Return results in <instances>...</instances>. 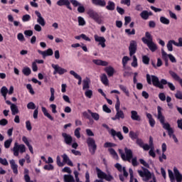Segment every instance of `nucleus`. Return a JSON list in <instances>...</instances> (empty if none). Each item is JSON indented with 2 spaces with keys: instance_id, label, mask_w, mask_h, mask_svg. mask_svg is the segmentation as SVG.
I'll return each mask as SVG.
<instances>
[{
  "instance_id": "f257e3e1",
  "label": "nucleus",
  "mask_w": 182,
  "mask_h": 182,
  "mask_svg": "<svg viewBox=\"0 0 182 182\" xmlns=\"http://www.w3.org/2000/svg\"><path fill=\"white\" fill-rule=\"evenodd\" d=\"M146 82L148 85H153L155 87H159V89H164L165 85H168L169 89L171 90H176V86L171 82H167L166 79H161V80L159 79V77L156 75H150L149 74H146Z\"/></svg>"
},
{
  "instance_id": "f03ea898",
  "label": "nucleus",
  "mask_w": 182,
  "mask_h": 182,
  "mask_svg": "<svg viewBox=\"0 0 182 182\" xmlns=\"http://www.w3.org/2000/svg\"><path fill=\"white\" fill-rule=\"evenodd\" d=\"M157 110H158V116L157 119L159 120L161 124L162 125L163 129L165 130H167L168 134L169 137H173L174 136V129L171 128V126L168 122H166V117L164 116L163 113L161 112V110H163V108L161 107L158 106L157 107Z\"/></svg>"
},
{
  "instance_id": "7ed1b4c3",
  "label": "nucleus",
  "mask_w": 182,
  "mask_h": 182,
  "mask_svg": "<svg viewBox=\"0 0 182 182\" xmlns=\"http://www.w3.org/2000/svg\"><path fill=\"white\" fill-rule=\"evenodd\" d=\"M124 153H120L122 159L124 161H129V163L132 162L134 167H137V166H139V162L137 161V157L133 158V151L127 147H125Z\"/></svg>"
},
{
  "instance_id": "20e7f679",
  "label": "nucleus",
  "mask_w": 182,
  "mask_h": 182,
  "mask_svg": "<svg viewBox=\"0 0 182 182\" xmlns=\"http://www.w3.org/2000/svg\"><path fill=\"white\" fill-rule=\"evenodd\" d=\"M70 4H72V5H73V6H75V8H76V6H79V5H80V3H79V1H77V0H58L57 1V5H58V6H66L68 8V9H69L70 11H72V6H70Z\"/></svg>"
},
{
  "instance_id": "39448f33",
  "label": "nucleus",
  "mask_w": 182,
  "mask_h": 182,
  "mask_svg": "<svg viewBox=\"0 0 182 182\" xmlns=\"http://www.w3.org/2000/svg\"><path fill=\"white\" fill-rule=\"evenodd\" d=\"M87 144L88 146V150L92 154V156H94L96 153V150H97V145L96 144V141L92 137H88L87 139Z\"/></svg>"
},
{
  "instance_id": "423d86ee",
  "label": "nucleus",
  "mask_w": 182,
  "mask_h": 182,
  "mask_svg": "<svg viewBox=\"0 0 182 182\" xmlns=\"http://www.w3.org/2000/svg\"><path fill=\"white\" fill-rule=\"evenodd\" d=\"M97 171V176L100 180H106V181H113L114 180V177L110 174H107L102 171L100 170L99 168H96Z\"/></svg>"
},
{
  "instance_id": "0eeeda50",
  "label": "nucleus",
  "mask_w": 182,
  "mask_h": 182,
  "mask_svg": "<svg viewBox=\"0 0 182 182\" xmlns=\"http://www.w3.org/2000/svg\"><path fill=\"white\" fill-rule=\"evenodd\" d=\"M114 167H116L119 173H122V171H123V174L121 173L119 175V178L120 181H124V177L125 178H127V177H129V173L127 172V171H126V167L122 166V165L119 163H117L114 165Z\"/></svg>"
},
{
  "instance_id": "6e6552de",
  "label": "nucleus",
  "mask_w": 182,
  "mask_h": 182,
  "mask_svg": "<svg viewBox=\"0 0 182 182\" xmlns=\"http://www.w3.org/2000/svg\"><path fill=\"white\" fill-rule=\"evenodd\" d=\"M87 14L88 16H90L91 19H93L95 22L98 23V25H100L102 23V17L100 16V15H99L98 12H96L93 9H90L87 11Z\"/></svg>"
},
{
  "instance_id": "1a4fd4ad",
  "label": "nucleus",
  "mask_w": 182,
  "mask_h": 182,
  "mask_svg": "<svg viewBox=\"0 0 182 182\" xmlns=\"http://www.w3.org/2000/svg\"><path fill=\"white\" fill-rule=\"evenodd\" d=\"M138 174L140 176V177H145L144 181H149L150 178H151V173L149 169L142 167V171L139 170Z\"/></svg>"
},
{
  "instance_id": "9d476101",
  "label": "nucleus",
  "mask_w": 182,
  "mask_h": 182,
  "mask_svg": "<svg viewBox=\"0 0 182 182\" xmlns=\"http://www.w3.org/2000/svg\"><path fill=\"white\" fill-rule=\"evenodd\" d=\"M53 69H54V71L53 73V75H57V73L60 75H65L66 72H68V70L65 68H62V67L59 66V65L52 64L51 65Z\"/></svg>"
},
{
  "instance_id": "9b49d317",
  "label": "nucleus",
  "mask_w": 182,
  "mask_h": 182,
  "mask_svg": "<svg viewBox=\"0 0 182 182\" xmlns=\"http://www.w3.org/2000/svg\"><path fill=\"white\" fill-rule=\"evenodd\" d=\"M129 56H133L137 52V42L134 40L130 41L129 46Z\"/></svg>"
},
{
  "instance_id": "f8f14e48",
  "label": "nucleus",
  "mask_w": 182,
  "mask_h": 182,
  "mask_svg": "<svg viewBox=\"0 0 182 182\" xmlns=\"http://www.w3.org/2000/svg\"><path fill=\"white\" fill-rule=\"evenodd\" d=\"M94 38L95 42H98L102 48H106V38H105V37L99 36L97 34H95Z\"/></svg>"
},
{
  "instance_id": "ddd939ff",
  "label": "nucleus",
  "mask_w": 182,
  "mask_h": 182,
  "mask_svg": "<svg viewBox=\"0 0 182 182\" xmlns=\"http://www.w3.org/2000/svg\"><path fill=\"white\" fill-rule=\"evenodd\" d=\"M62 136L64 139V142L65 143V144H68V146L72 145V142L73 141V138L72 137V136H70V134H68L65 132H63Z\"/></svg>"
},
{
  "instance_id": "4468645a",
  "label": "nucleus",
  "mask_w": 182,
  "mask_h": 182,
  "mask_svg": "<svg viewBox=\"0 0 182 182\" xmlns=\"http://www.w3.org/2000/svg\"><path fill=\"white\" fill-rule=\"evenodd\" d=\"M109 134H111L112 137H113L114 139L115 136H117L119 140L122 141L124 139V136H123V134H122L121 132H116V130H114V129H112L109 132Z\"/></svg>"
},
{
  "instance_id": "2eb2a0df",
  "label": "nucleus",
  "mask_w": 182,
  "mask_h": 182,
  "mask_svg": "<svg viewBox=\"0 0 182 182\" xmlns=\"http://www.w3.org/2000/svg\"><path fill=\"white\" fill-rule=\"evenodd\" d=\"M117 113L115 114L114 117H112L111 119L112 120L116 121V120H120V119H122V120H123V119H124V112H123V110L122 109H119L116 111Z\"/></svg>"
},
{
  "instance_id": "dca6fc26",
  "label": "nucleus",
  "mask_w": 182,
  "mask_h": 182,
  "mask_svg": "<svg viewBox=\"0 0 182 182\" xmlns=\"http://www.w3.org/2000/svg\"><path fill=\"white\" fill-rule=\"evenodd\" d=\"M144 44L147 46V47L149 48V50H151V52H156V50L159 49V48L157 47V44H156V43H154L153 41H146V43H145Z\"/></svg>"
},
{
  "instance_id": "f3484780",
  "label": "nucleus",
  "mask_w": 182,
  "mask_h": 182,
  "mask_svg": "<svg viewBox=\"0 0 182 182\" xmlns=\"http://www.w3.org/2000/svg\"><path fill=\"white\" fill-rule=\"evenodd\" d=\"M35 14L37 16V22L39 23V25H41V26H45L46 25V22H45V18L42 17V14H41V12L36 11Z\"/></svg>"
},
{
  "instance_id": "a211bd4d",
  "label": "nucleus",
  "mask_w": 182,
  "mask_h": 182,
  "mask_svg": "<svg viewBox=\"0 0 182 182\" xmlns=\"http://www.w3.org/2000/svg\"><path fill=\"white\" fill-rule=\"evenodd\" d=\"M38 52L40 55H42L43 59H45L46 56H52V55H53V50H52V48H48V50L44 51L38 50Z\"/></svg>"
},
{
  "instance_id": "6ab92c4d",
  "label": "nucleus",
  "mask_w": 182,
  "mask_h": 182,
  "mask_svg": "<svg viewBox=\"0 0 182 182\" xmlns=\"http://www.w3.org/2000/svg\"><path fill=\"white\" fill-rule=\"evenodd\" d=\"M169 75L171 76V77H173L174 80H176V82H178L180 86L182 87V78H181L180 76H178V75L176 73V72L173 70H170Z\"/></svg>"
},
{
  "instance_id": "aec40b11",
  "label": "nucleus",
  "mask_w": 182,
  "mask_h": 182,
  "mask_svg": "<svg viewBox=\"0 0 182 182\" xmlns=\"http://www.w3.org/2000/svg\"><path fill=\"white\" fill-rule=\"evenodd\" d=\"M92 4L95 6H100L105 8L106 6V0H91Z\"/></svg>"
},
{
  "instance_id": "412c9836",
  "label": "nucleus",
  "mask_w": 182,
  "mask_h": 182,
  "mask_svg": "<svg viewBox=\"0 0 182 182\" xmlns=\"http://www.w3.org/2000/svg\"><path fill=\"white\" fill-rule=\"evenodd\" d=\"M150 149H154V144L153 142L152 136L149 137V144H145L144 146V150H145V151H149V150H150Z\"/></svg>"
},
{
  "instance_id": "4be33fe9",
  "label": "nucleus",
  "mask_w": 182,
  "mask_h": 182,
  "mask_svg": "<svg viewBox=\"0 0 182 182\" xmlns=\"http://www.w3.org/2000/svg\"><path fill=\"white\" fill-rule=\"evenodd\" d=\"M143 43H147V42H151L153 41V36L148 31L145 33V37L141 38Z\"/></svg>"
},
{
  "instance_id": "5701e85b",
  "label": "nucleus",
  "mask_w": 182,
  "mask_h": 182,
  "mask_svg": "<svg viewBox=\"0 0 182 182\" xmlns=\"http://www.w3.org/2000/svg\"><path fill=\"white\" fill-rule=\"evenodd\" d=\"M173 173L177 182L182 181V175L180 173V171L176 167L173 168Z\"/></svg>"
},
{
  "instance_id": "b1692460",
  "label": "nucleus",
  "mask_w": 182,
  "mask_h": 182,
  "mask_svg": "<svg viewBox=\"0 0 182 182\" xmlns=\"http://www.w3.org/2000/svg\"><path fill=\"white\" fill-rule=\"evenodd\" d=\"M146 116L149 120V126H151V127H154V126H156V120H154V119L153 118V115H151V114L150 113L146 112Z\"/></svg>"
},
{
  "instance_id": "393cba45",
  "label": "nucleus",
  "mask_w": 182,
  "mask_h": 182,
  "mask_svg": "<svg viewBox=\"0 0 182 182\" xmlns=\"http://www.w3.org/2000/svg\"><path fill=\"white\" fill-rule=\"evenodd\" d=\"M131 119H132V120H135L136 122H140V120H141V117H140V115H139L137 111L134 110L131 111Z\"/></svg>"
},
{
  "instance_id": "a878e982",
  "label": "nucleus",
  "mask_w": 182,
  "mask_h": 182,
  "mask_svg": "<svg viewBox=\"0 0 182 182\" xmlns=\"http://www.w3.org/2000/svg\"><path fill=\"white\" fill-rule=\"evenodd\" d=\"M105 72L107 74L109 77H112L114 75V68L112 66H108L105 68Z\"/></svg>"
},
{
  "instance_id": "bb28decb",
  "label": "nucleus",
  "mask_w": 182,
  "mask_h": 182,
  "mask_svg": "<svg viewBox=\"0 0 182 182\" xmlns=\"http://www.w3.org/2000/svg\"><path fill=\"white\" fill-rule=\"evenodd\" d=\"M11 168L14 174H18V165L15 163V160L10 161Z\"/></svg>"
},
{
  "instance_id": "cd10ccee",
  "label": "nucleus",
  "mask_w": 182,
  "mask_h": 182,
  "mask_svg": "<svg viewBox=\"0 0 182 182\" xmlns=\"http://www.w3.org/2000/svg\"><path fill=\"white\" fill-rule=\"evenodd\" d=\"M93 63L97 66H107L109 63L107 61H103L102 60H92Z\"/></svg>"
},
{
  "instance_id": "c85d7f7f",
  "label": "nucleus",
  "mask_w": 182,
  "mask_h": 182,
  "mask_svg": "<svg viewBox=\"0 0 182 182\" xmlns=\"http://www.w3.org/2000/svg\"><path fill=\"white\" fill-rule=\"evenodd\" d=\"M70 75H72L75 79L78 80L77 85H82V77H80V75L76 73L74 70H70Z\"/></svg>"
},
{
  "instance_id": "c756f323",
  "label": "nucleus",
  "mask_w": 182,
  "mask_h": 182,
  "mask_svg": "<svg viewBox=\"0 0 182 182\" xmlns=\"http://www.w3.org/2000/svg\"><path fill=\"white\" fill-rule=\"evenodd\" d=\"M100 80L103 85H105V86H108L109 79L107 78V75H106V74H102L100 76Z\"/></svg>"
},
{
  "instance_id": "7c9ffc66",
  "label": "nucleus",
  "mask_w": 182,
  "mask_h": 182,
  "mask_svg": "<svg viewBox=\"0 0 182 182\" xmlns=\"http://www.w3.org/2000/svg\"><path fill=\"white\" fill-rule=\"evenodd\" d=\"M115 8L116 4H114V2L109 1L107 3V6H106V9H107V11H114Z\"/></svg>"
},
{
  "instance_id": "2f4dec72",
  "label": "nucleus",
  "mask_w": 182,
  "mask_h": 182,
  "mask_svg": "<svg viewBox=\"0 0 182 182\" xmlns=\"http://www.w3.org/2000/svg\"><path fill=\"white\" fill-rule=\"evenodd\" d=\"M41 110L46 117H48V119H49L50 120L53 121V117H52V115H50V114L48 112V109H46V107H42Z\"/></svg>"
},
{
  "instance_id": "473e14b6",
  "label": "nucleus",
  "mask_w": 182,
  "mask_h": 182,
  "mask_svg": "<svg viewBox=\"0 0 182 182\" xmlns=\"http://www.w3.org/2000/svg\"><path fill=\"white\" fill-rule=\"evenodd\" d=\"M162 59L165 62V66L168 67V58H167V53L164 50H161Z\"/></svg>"
},
{
  "instance_id": "72a5a7b5",
  "label": "nucleus",
  "mask_w": 182,
  "mask_h": 182,
  "mask_svg": "<svg viewBox=\"0 0 182 182\" xmlns=\"http://www.w3.org/2000/svg\"><path fill=\"white\" fill-rule=\"evenodd\" d=\"M87 112L88 113H90L92 119H94V120H95L96 122H97L99 119H100V115L97 112H92L90 109H88Z\"/></svg>"
},
{
  "instance_id": "f704fd0d",
  "label": "nucleus",
  "mask_w": 182,
  "mask_h": 182,
  "mask_svg": "<svg viewBox=\"0 0 182 182\" xmlns=\"http://www.w3.org/2000/svg\"><path fill=\"white\" fill-rule=\"evenodd\" d=\"M119 87L120 90H122L127 97H130V92H129V90H127V87L123 85H119Z\"/></svg>"
},
{
  "instance_id": "c9c22d12",
  "label": "nucleus",
  "mask_w": 182,
  "mask_h": 182,
  "mask_svg": "<svg viewBox=\"0 0 182 182\" xmlns=\"http://www.w3.org/2000/svg\"><path fill=\"white\" fill-rule=\"evenodd\" d=\"M129 136L130 139L134 141V140H136L139 138V133L134 132V131H130Z\"/></svg>"
},
{
  "instance_id": "e433bc0d",
  "label": "nucleus",
  "mask_w": 182,
  "mask_h": 182,
  "mask_svg": "<svg viewBox=\"0 0 182 182\" xmlns=\"http://www.w3.org/2000/svg\"><path fill=\"white\" fill-rule=\"evenodd\" d=\"M108 151L109 152L111 156H112L113 159H115V160H118L119 159V155H117V152H116L114 149L109 148V149H108Z\"/></svg>"
},
{
  "instance_id": "4c0bfd02",
  "label": "nucleus",
  "mask_w": 182,
  "mask_h": 182,
  "mask_svg": "<svg viewBox=\"0 0 182 182\" xmlns=\"http://www.w3.org/2000/svg\"><path fill=\"white\" fill-rule=\"evenodd\" d=\"M11 110L12 114L14 116H15V114H18V113H19V109H18V107L15 104L11 105Z\"/></svg>"
},
{
  "instance_id": "58836bf2",
  "label": "nucleus",
  "mask_w": 182,
  "mask_h": 182,
  "mask_svg": "<svg viewBox=\"0 0 182 182\" xmlns=\"http://www.w3.org/2000/svg\"><path fill=\"white\" fill-rule=\"evenodd\" d=\"M140 16L144 21H147V19H149V11L146 10L142 11L140 14Z\"/></svg>"
},
{
  "instance_id": "ea45409f",
  "label": "nucleus",
  "mask_w": 182,
  "mask_h": 182,
  "mask_svg": "<svg viewBox=\"0 0 182 182\" xmlns=\"http://www.w3.org/2000/svg\"><path fill=\"white\" fill-rule=\"evenodd\" d=\"M65 182H75V178L72 175H65L64 176Z\"/></svg>"
},
{
  "instance_id": "a19ab883",
  "label": "nucleus",
  "mask_w": 182,
  "mask_h": 182,
  "mask_svg": "<svg viewBox=\"0 0 182 182\" xmlns=\"http://www.w3.org/2000/svg\"><path fill=\"white\" fill-rule=\"evenodd\" d=\"M173 45H174V40H170L166 45V48L169 52H173Z\"/></svg>"
},
{
  "instance_id": "79ce46f5",
  "label": "nucleus",
  "mask_w": 182,
  "mask_h": 182,
  "mask_svg": "<svg viewBox=\"0 0 182 182\" xmlns=\"http://www.w3.org/2000/svg\"><path fill=\"white\" fill-rule=\"evenodd\" d=\"M160 22L164 25H170V20L164 16L160 17Z\"/></svg>"
},
{
  "instance_id": "37998d69",
  "label": "nucleus",
  "mask_w": 182,
  "mask_h": 182,
  "mask_svg": "<svg viewBox=\"0 0 182 182\" xmlns=\"http://www.w3.org/2000/svg\"><path fill=\"white\" fill-rule=\"evenodd\" d=\"M166 58L167 59H169L172 63H177V60L176 59V57L173 55V54H167L166 53Z\"/></svg>"
},
{
  "instance_id": "c03bdc74",
  "label": "nucleus",
  "mask_w": 182,
  "mask_h": 182,
  "mask_svg": "<svg viewBox=\"0 0 182 182\" xmlns=\"http://www.w3.org/2000/svg\"><path fill=\"white\" fill-rule=\"evenodd\" d=\"M22 72L25 76H29L32 73V70L28 67L24 68Z\"/></svg>"
},
{
  "instance_id": "a18cd8bd",
  "label": "nucleus",
  "mask_w": 182,
  "mask_h": 182,
  "mask_svg": "<svg viewBox=\"0 0 182 182\" xmlns=\"http://www.w3.org/2000/svg\"><path fill=\"white\" fill-rule=\"evenodd\" d=\"M16 147L18 149V151L20 150V153H25L26 151V147L23 144L18 145L16 142Z\"/></svg>"
},
{
  "instance_id": "49530a36",
  "label": "nucleus",
  "mask_w": 182,
  "mask_h": 182,
  "mask_svg": "<svg viewBox=\"0 0 182 182\" xmlns=\"http://www.w3.org/2000/svg\"><path fill=\"white\" fill-rule=\"evenodd\" d=\"M136 144H137V146H139L141 149H144V142L143 141V139L138 138L136 140Z\"/></svg>"
},
{
  "instance_id": "de8ad7c7",
  "label": "nucleus",
  "mask_w": 182,
  "mask_h": 182,
  "mask_svg": "<svg viewBox=\"0 0 182 182\" xmlns=\"http://www.w3.org/2000/svg\"><path fill=\"white\" fill-rule=\"evenodd\" d=\"M142 63L144 65H149L150 63V58H149L147 55H143Z\"/></svg>"
},
{
  "instance_id": "09e8293b",
  "label": "nucleus",
  "mask_w": 182,
  "mask_h": 182,
  "mask_svg": "<svg viewBox=\"0 0 182 182\" xmlns=\"http://www.w3.org/2000/svg\"><path fill=\"white\" fill-rule=\"evenodd\" d=\"M168 177L170 178L171 182H176V178L174 177V173L171 170H168Z\"/></svg>"
},
{
  "instance_id": "8fccbe9b",
  "label": "nucleus",
  "mask_w": 182,
  "mask_h": 182,
  "mask_svg": "<svg viewBox=\"0 0 182 182\" xmlns=\"http://www.w3.org/2000/svg\"><path fill=\"white\" fill-rule=\"evenodd\" d=\"M50 97L49 99L50 102H53L55 100V88L50 87Z\"/></svg>"
},
{
  "instance_id": "3c124183",
  "label": "nucleus",
  "mask_w": 182,
  "mask_h": 182,
  "mask_svg": "<svg viewBox=\"0 0 182 182\" xmlns=\"http://www.w3.org/2000/svg\"><path fill=\"white\" fill-rule=\"evenodd\" d=\"M132 59L133 61L131 63V65L132 66V68H137V66H139V64L137 63V57H136V55H133Z\"/></svg>"
},
{
  "instance_id": "603ef678",
  "label": "nucleus",
  "mask_w": 182,
  "mask_h": 182,
  "mask_svg": "<svg viewBox=\"0 0 182 182\" xmlns=\"http://www.w3.org/2000/svg\"><path fill=\"white\" fill-rule=\"evenodd\" d=\"M130 60V58L128 56H124L122 58V66L124 68H126V65H127V63Z\"/></svg>"
},
{
  "instance_id": "864d4df0",
  "label": "nucleus",
  "mask_w": 182,
  "mask_h": 182,
  "mask_svg": "<svg viewBox=\"0 0 182 182\" xmlns=\"http://www.w3.org/2000/svg\"><path fill=\"white\" fill-rule=\"evenodd\" d=\"M27 109L35 110L36 109V105L33 102H30L27 104Z\"/></svg>"
},
{
  "instance_id": "5fc2aeb1",
  "label": "nucleus",
  "mask_w": 182,
  "mask_h": 182,
  "mask_svg": "<svg viewBox=\"0 0 182 182\" xmlns=\"http://www.w3.org/2000/svg\"><path fill=\"white\" fill-rule=\"evenodd\" d=\"M78 25L80 26H85V25H86V21H85V18H83V17H78Z\"/></svg>"
},
{
  "instance_id": "6e6d98bb",
  "label": "nucleus",
  "mask_w": 182,
  "mask_h": 182,
  "mask_svg": "<svg viewBox=\"0 0 182 182\" xmlns=\"http://www.w3.org/2000/svg\"><path fill=\"white\" fill-rule=\"evenodd\" d=\"M11 144H12V139H9L4 142L5 149H9L11 147Z\"/></svg>"
},
{
  "instance_id": "4d7b16f0",
  "label": "nucleus",
  "mask_w": 182,
  "mask_h": 182,
  "mask_svg": "<svg viewBox=\"0 0 182 182\" xmlns=\"http://www.w3.org/2000/svg\"><path fill=\"white\" fill-rule=\"evenodd\" d=\"M89 87H90V86L89 85V81L87 80H84L82 90H86V89H89Z\"/></svg>"
},
{
  "instance_id": "13d9d810",
  "label": "nucleus",
  "mask_w": 182,
  "mask_h": 182,
  "mask_svg": "<svg viewBox=\"0 0 182 182\" xmlns=\"http://www.w3.org/2000/svg\"><path fill=\"white\" fill-rule=\"evenodd\" d=\"M85 95L86 96V97H88V99H92V96H93V91H92L91 90H87V91H85Z\"/></svg>"
},
{
  "instance_id": "bf43d9fd",
  "label": "nucleus",
  "mask_w": 182,
  "mask_h": 182,
  "mask_svg": "<svg viewBox=\"0 0 182 182\" xmlns=\"http://www.w3.org/2000/svg\"><path fill=\"white\" fill-rule=\"evenodd\" d=\"M1 94L2 95V96H6V95H8V88H6V87L4 86L1 88Z\"/></svg>"
},
{
  "instance_id": "052dcab7",
  "label": "nucleus",
  "mask_w": 182,
  "mask_h": 182,
  "mask_svg": "<svg viewBox=\"0 0 182 182\" xmlns=\"http://www.w3.org/2000/svg\"><path fill=\"white\" fill-rule=\"evenodd\" d=\"M13 151H14V156H16V157L18 156H19V149L16 146V142L14 144V146L13 148Z\"/></svg>"
},
{
  "instance_id": "680f3d73",
  "label": "nucleus",
  "mask_w": 182,
  "mask_h": 182,
  "mask_svg": "<svg viewBox=\"0 0 182 182\" xmlns=\"http://www.w3.org/2000/svg\"><path fill=\"white\" fill-rule=\"evenodd\" d=\"M80 127H78L74 132V134L77 139H80Z\"/></svg>"
},
{
  "instance_id": "e2e57ef3",
  "label": "nucleus",
  "mask_w": 182,
  "mask_h": 182,
  "mask_svg": "<svg viewBox=\"0 0 182 182\" xmlns=\"http://www.w3.org/2000/svg\"><path fill=\"white\" fill-rule=\"evenodd\" d=\"M22 21L23 22H29V21H31V16L29 14H25L22 17Z\"/></svg>"
},
{
  "instance_id": "0e129e2a",
  "label": "nucleus",
  "mask_w": 182,
  "mask_h": 182,
  "mask_svg": "<svg viewBox=\"0 0 182 182\" xmlns=\"http://www.w3.org/2000/svg\"><path fill=\"white\" fill-rule=\"evenodd\" d=\"M116 144L112 143V142H105L104 144V147L105 149H107L109 147H115Z\"/></svg>"
},
{
  "instance_id": "69168bd1",
  "label": "nucleus",
  "mask_w": 182,
  "mask_h": 182,
  "mask_svg": "<svg viewBox=\"0 0 182 182\" xmlns=\"http://www.w3.org/2000/svg\"><path fill=\"white\" fill-rule=\"evenodd\" d=\"M43 168H44V170H48V171H50L53 170L55 168L53 167V165L48 164V165H45Z\"/></svg>"
},
{
  "instance_id": "338daca9",
  "label": "nucleus",
  "mask_w": 182,
  "mask_h": 182,
  "mask_svg": "<svg viewBox=\"0 0 182 182\" xmlns=\"http://www.w3.org/2000/svg\"><path fill=\"white\" fill-rule=\"evenodd\" d=\"M175 97L176 99H178L179 100H182V92L178 90L176 93L175 94Z\"/></svg>"
},
{
  "instance_id": "774afa93",
  "label": "nucleus",
  "mask_w": 182,
  "mask_h": 182,
  "mask_svg": "<svg viewBox=\"0 0 182 182\" xmlns=\"http://www.w3.org/2000/svg\"><path fill=\"white\" fill-rule=\"evenodd\" d=\"M174 46L181 48L182 47V38H178V43L174 41Z\"/></svg>"
}]
</instances>
